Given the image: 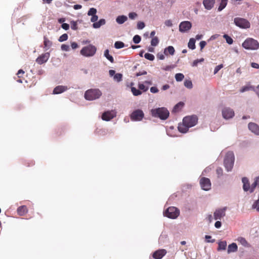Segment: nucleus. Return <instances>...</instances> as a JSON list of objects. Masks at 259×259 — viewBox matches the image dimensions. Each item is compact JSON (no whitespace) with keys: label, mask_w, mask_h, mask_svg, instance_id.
Returning a JSON list of instances; mask_svg holds the SVG:
<instances>
[{"label":"nucleus","mask_w":259,"mask_h":259,"mask_svg":"<svg viewBox=\"0 0 259 259\" xmlns=\"http://www.w3.org/2000/svg\"><path fill=\"white\" fill-rule=\"evenodd\" d=\"M151 114L153 117L165 120L169 116V112L166 108L160 107L151 109Z\"/></svg>","instance_id":"1"},{"label":"nucleus","mask_w":259,"mask_h":259,"mask_svg":"<svg viewBox=\"0 0 259 259\" xmlns=\"http://www.w3.org/2000/svg\"><path fill=\"white\" fill-rule=\"evenodd\" d=\"M235 161V156L233 152H228L225 157L224 164L227 171L232 170Z\"/></svg>","instance_id":"2"},{"label":"nucleus","mask_w":259,"mask_h":259,"mask_svg":"<svg viewBox=\"0 0 259 259\" xmlns=\"http://www.w3.org/2000/svg\"><path fill=\"white\" fill-rule=\"evenodd\" d=\"M242 46L246 50H256L259 48V42L253 38H247L242 43Z\"/></svg>","instance_id":"3"},{"label":"nucleus","mask_w":259,"mask_h":259,"mask_svg":"<svg viewBox=\"0 0 259 259\" xmlns=\"http://www.w3.org/2000/svg\"><path fill=\"white\" fill-rule=\"evenodd\" d=\"M97 51L96 47L93 45L83 47L80 51L81 55L85 57H91L95 55Z\"/></svg>","instance_id":"4"},{"label":"nucleus","mask_w":259,"mask_h":259,"mask_svg":"<svg viewBox=\"0 0 259 259\" xmlns=\"http://www.w3.org/2000/svg\"><path fill=\"white\" fill-rule=\"evenodd\" d=\"M102 95L101 92L99 89H90L84 93V98L86 100L93 101L98 99Z\"/></svg>","instance_id":"5"},{"label":"nucleus","mask_w":259,"mask_h":259,"mask_svg":"<svg viewBox=\"0 0 259 259\" xmlns=\"http://www.w3.org/2000/svg\"><path fill=\"white\" fill-rule=\"evenodd\" d=\"M180 214L179 210L174 206L169 207L164 212V215L172 219H175L178 218Z\"/></svg>","instance_id":"6"},{"label":"nucleus","mask_w":259,"mask_h":259,"mask_svg":"<svg viewBox=\"0 0 259 259\" xmlns=\"http://www.w3.org/2000/svg\"><path fill=\"white\" fill-rule=\"evenodd\" d=\"M234 22L237 26L242 29L249 28L250 26L249 22L247 20L242 18H235Z\"/></svg>","instance_id":"7"},{"label":"nucleus","mask_w":259,"mask_h":259,"mask_svg":"<svg viewBox=\"0 0 259 259\" xmlns=\"http://www.w3.org/2000/svg\"><path fill=\"white\" fill-rule=\"evenodd\" d=\"M183 123H185L187 127L190 128L195 126L198 121V118L196 115L188 116L183 118Z\"/></svg>","instance_id":"8"},{"label":"nucleus","mask_w":259,"mask_h":259,"mask_svg":"<svg viewBox=\"0 0 259 259\" xmlns=\"http://www.w3.org/2000/svg\"><path fill=\"white\" fill-rule=\"evenodd\" d=\"M222 114L225 119L228 120L233 118L235 115V112L231 108L225 107L222 110Z\"/></svg>","instance_id":"9"},{"label":"nucleus","mask_w":259,"mask_h":259,"mask_svg":"<svg viewBox=\"0 0 259 259\" xmlns=\"http://www.w3.org/2000/svg\"><path fill=\"white\" fill-rule=\"evenodd\" d=\"M130 116L133 121H141L144 116V113L142 110L137 109L132 113Z\"/></svg>","instance_id":"10"},{"label":"nucleus","mask_w":259,"mask_h":259,"mask_svg":"<svg viewBox=\"0 0 259 259\" xmlns=\"http://www.w3.org/2000/svg\"><path fill=\"white\" fill-rule=\"evenodd\" d=\"M192 27V23L188 21H184L179 24V31L182 33L187 32Z\"/></svg>","instance_id":"11"},{"label":"nucleus","mask_w":259,"mask_h":259,"mask_svg":"<svg viewBox=\"0 0 259 259\" xmlns=\"http://www.w3.org/2000/svg\"><path fill=\"white\" fill-rule=\"evenodd\" d=\"M116 116V112L114 110L104 112L102 115V119L105 121H110Z\"/></svg>","instance_id":"12"},{"label":"nucleus","mask_w":259,"mask_h":259,"mask_svg":"<svg viewBox=\"0 0 259 259\" xmlns=\"http://www.w3.org/2000/svg\"><path fill=\"white\" fill-rule=\"evenodd\" d=\"M226 207L216 209L213 213L214 219L215 220H221L226 215Z\"/></svg>","instance_id":"13"},{"label":"nucleus","mask_w":259,"mask_h":259,"mask_svg":"<svg viewBox=\"0 0 259 259\" xmlns=\"http://www.w3.org/2000/svg\"><path fill=\"white\" fill-rule=\"evenodd\" d=\"M200 184L201 188L205 191H208L211 188L210 181L208 178H202L200 180Z\"/></svg>","instance_id":"14"},{"label":"nucleus","mask_w":259,"mask_h":259,"mask_svg":"<svg viewBox=\"0 0 259 259\" xmlns=\"http://www.w3.org/2000/svg\"><path fill=\"white\" fill-rule=\"evenodd\" d=\"M248 130L256 136H259V125L256 123L250 122L248 124Z\"/></svg>","instance_id":"15"},{"label":"nucleus","mask_w":259,"mask_h":259,"mask_svg":"<svg viewBox=\"0 0 259 259\" xmlns=\"http://www.w3.org/2000/svg\"><path fill=\"white\" fill-rule=\"evenodd\" d=\"M50 56V54L49 52L42 54L36 59V62L39 64H42L48 60Z\"/></svg>","instance_id":"16"},{"label":"nucleus","mask_w":259,"mask_h":259,"mask_svg":"<svg viewBox=\"0 0 259 259\" xmlns=\"http://www.w3.org/2000/svg\"><path fill=\"white\" fill-rule=\"evenodd\" d=\"M241 181L243 183L242 188L243 191L246 192L248 191L250 192V185L248 178L246 177H243Z\"/></svg>","instance_id":"17"},{"label":"nucleus","mask_w":259,"mask_h":259,"mask_svg":"<svg viewBox=\"0 0 259 259\" xmlns=\"http://www.w3.org/2000/svg\"><path fill=\"white\" fill-rule=\"evenodd\" d=\"M215 0H203V4L205 9L211 10L214 6Z\"/></svg>","instance_id":"18"},{"label":"nucleus","mask_w":259,"mask_h":259,"mask_svg":"<svg viewBox=\"0 0 259 259\" xmlns=\"http://www.w3.org/2000/svg\"><path fill=\"white\" fill-rule=\"evenodd\" d=\"M166 253L165 249H160L153 253V257L155 259H161Z\"/></svg>","instance_id":"19"},{"label":"nucleus","mask_w":259,"mask_h":259,"mask_svg":"<svg viewBox=\"0 0 259 259\" xmlns=\"http://www.w3.org/2000/svg\"><path fill=\"white\" fill-rule=\"evenodd\" d=\"M68 90V87L64 85H58L54 88L53 94H59L62 93Z\"/></svg>","instance_id":"20"},{"label":"nucleus","mask_w":259,"mask_h":259,"mask_svg":"<svg viewBox=\"0 0 259 259\" xmlns=\"http://www.w3.org/2000/svg\"><path fill=\"white\" fill-rule=\"evenodd\" d=\"M238 250V246L236 243H232L228 245L227 252L230 254L232 252H236Z\"/></svg>","instance_id":"21"},{"label":"nucleus","mask_w":259,"mask_h":259,"mask_svg":"<svg viewBox=\"0 0 259 259\" xmlns=\"http://www.w3.org/2000/svg\"><path fill=\"white\" fill-rule=\"evenodd\" d=\"M175 50L172 46H168L164 50V54L166 56L168 55H174L175 54Z\"/></svg>","instance_id":"22"},{"label":"nucleus","mask_w":259,"mask_h":259,"mask_svg":"<svg viewBox=\"0 0 259 259\" xmlns=\"http://www.w3.org/2000/svg\"><path fill=\"white\" fill-rule=\"evenodd\" d=\"M237 241L244 247H250L251 245L247 241L245 238L240 237L237 239Z\"/></svg>","instance_id":"23"},{"label":"nucleus","mask_w":259,"mask_h":259,"mask_svg":"<svg viewBox=\"0 0 259 259\" xmlns=\"http://www.w3.org/2000/svg\"><path fill=\"white\" fill-rule=\"evenodd\" d=\"M178 128L180 133L184 134L186 133L189 128V127H187V125L183 122L182 124H179Z\"/></svg>","instance_id":"24"},{"label":"nucleus","mask_w":259,"mask_h":259,"mask_svg":"<svg viewBox=\"0 0 259 259\" xmlns=\"http://www.w3.org/2000/svg\"><path fill=\"white\" fill-rule=\"evenodd\" d=\"M127 20V17L125 15H120L116 17V22L119 24H122Z\"/></svg>","instance_id":"25"},{"label":"nucleus","mask_w":259,"mask_h":259,"mask_svg":"<svg viewBox=\"0 0 259 259\" xmlns=\"http://www.w3.org/2000/svg\"><path fill=\"white\" fill-rule=\"evenodd\" d=\"M106 23V20L104 19H101L98 22L94 23L93 24V27L94 28H99L101 26L105 25Z\"/></svg>","instance_id":"26"},{"label":"nucleus","mask_w":259,"mask_h":259,"mask_svg":"<svg viewBox=\"0 0 259 259\" xmlns=\"http://www.w3.org/2000/svg\"><path fill=\"white\" fill-rule=\"evenodd\" d=\"M227 245V243L226 241H219L218 243V247L217 248L218 251L226 250Z\"/></svg>","instance_id":"27"},{"label":"nucleus","mask_w":259,"mask_h":259,"mask_svg":"<svg viewBox=\"0 0 259 259\" xmlns=\"http://www.w3.org/2000/svg\"><path fill=\"white\" fill-rule=\"evenodd\" d=\"M27 211L25 205L21 206L17 208V212L20 215H24Z\"/></svg>","instance_id":"28"},{"label":"nucleus","mask_w":259,"mask_h":259,"mask_svg":"<svg viewBox=\"0 0 259 259\" xmlns=\"http://www.w3.org/2000/svg\"><path fill=\"white\" fill-rule=\"evenodd\" d=\"M44 43L45 48L46 50H47L52 46V42L51 41L49 40L47 38V37H46V36H44Z\"/></svg>","instance_id":"29"},{"label":"nucleus","mask_w":259,"mask_h":259,"mask_svg":"<svg viewBox=\"0 0 259 259\" xmlns=\"http://www.w3.org/2000/svg\"><path fill=\"white\" fill-rule=\"evenodd\" d=\"M104 56L111 63L114 62L113 57L109 54V51L108 49L105 50L104 52Z\"/></svg>","instance_id":"30"},{"label":"nucleus","mask_w":259,"mask_h":259,"mask_svg":"<svg viewBox=\"0 0 259 259\" xmlns=\"http://www.w3.org/2000/svg\"><path fill=\"white\" fill-rule=\"evenodd\" d=\"M188 47L189 49L191 50H194L196 48L195 39L193 38H190L188 44Z\"/></svg>","instance_id":"31"},{"label":"nucleus","mask_w":259,"mask_h":259,"mask_svg":"<svg viewBox=\"0 0 259 259\" xmlns=\"http://www.w3.org/2000/svg\"><path fill=\"white\" fill-rule=\"evenodd\" d=\"M184 105V103L182 102H179L177 104H176L172 110V112H179L183 107Z\"/></svg>","instance_id":"32"},{"label":"nucleus","mask_w":259,"mask_h":259,"mask_svg":"<svg viewBox=\"0 0 259 259\" xmlns=\"http://www.w3.org/2000/svg\"><path fill=\"white\" fill-rule=\"evenodd\" d=\"M131 92L135 96L141 95L142 93V91H141L139 89H137L135 87L131 88Z\"/></svg>","instance_id":"33"},{"label":"nucleus","mask_w":259,"mask_h":259,"mask_svg":"<svg viewBox=\"0 0 259 259\" xmlns=\"http://www.w3.org/2000/svg\"><path fill=\"white\" fill-rule=\"evenodd\" d=\"M122 74L119 73H116L113 76V79L116 82H120L122 80Z\"/></svg>","instance_id":"34"},{"label":"nucleus","mask_w":259,"mask_h":259,"mask_svg":"<svg viewBox=\"0 0 259 259\" xmlns=\"http://www.w3.org/2000/svg\"><path fill=\"white\" fill-rule=\"evenodd\" d=\"M184 78V75L181 73H178L175 75L176 80L178 82L181 81Z\"/></svg>","instance_id":"35"},{"label":"nucleus","mask_w":259,"mask_h":259,"mask_svg":"<svg viewBox=\"0 0 259 259\" xmlns=\"http://www.w3.org/2000/svg\"><path fill=\"white\" fill-rule=\"evenodd\" d=\"M124 47V44L120 41H116L114 44V47L117 49L123 48Z\"/></svg>","instance_id":"36"},{"label":"nucleus","mask_w":259,"mask_h":259,"mask_svg":"<svg viewBox=\"0 0 259 259\" xmlns=\"http://www.w3.org/2000/svg\"><path fill=\"white\" fill-rule=\"evenodd\" d=\"M184 84L185 87L189 89H191L193 88V84L190 80H186Z\"/></svg>","instance_id":"37"},{"label":"nucleus","mask_w":259,"mask_h":259,"mask_svg":"<svg viewBox=\"0 0 259 259\" xmlns=\"http://www.w3.org/2000/svg\"><path fill=\"white\" fill-rule=\"evenodd\" d=\"M159 43V39L157 36L152 38L151 41V45L153 47H155L158 45Z\"/></svg>","instance_id":"38"},{"label":"nucleus","mask_w":259,"mask_h":259,"mask_svg":"<svg viewBox=\"0 0 259 259\" xmlns=\"http://www.w3.org/2000/svg\"><path fill=\"white\" fill-rule=\"evenodd\" d=\"M138 88L141 91H143L144 92L148 91L149 89L148 87H146L144 83H139Z\"/></svg>","instance_id":"39"},{"label":"nucleus","mask_w":259,"mask_h":259,"mask_svg":"<svg viewBox=\"0 0 259 259\" xmlns=\"http://www.w3.org/2000/svg\"><path fill=\"white\" fill-rule=\"evenodd\" d=\"M223 37L226 39V42L229 44V45H231L233 44V39L230 37L227 34H224L223 35Z\"/></svg>","instance_id":"40"},{"label":"nucleus","mask_w":259,"mask_h":259,"mask_svg":"<svg viewBox=\"0 0 259 259\" xmlns=\"http://www.w3.org/2000/svg\"><path fill=\"white\" fill-rule=\"evenodd\" d=\"M144 57L150 61H153L155 59V57L153 55L149 53H146L144 55Z\"/></svg>","instance_id":"41"},{"label":"nucleus","mask_w":259,"mask_h":259,"mask_svg":"<svg viewBox=\"0 0 259 259\" xmlns=\"http://www.w3.org/2000/svg\"><path fill=\"white\" fill-rule=\"evenodd\" d=\"M141 40V37L139 35H136L133 37V41L135 44H139Z\"/></svg>","instance_id":"42"},{"label":"nucleus","mask_w":259,"mask_h":259,"mask_svg":"<svg viewBox=\"0 0 259 259\" xmlns=\"http://www.w3.org/2000/svg\"><path fill=\"white\" fill-rule=\"evenodd\" d=\"M68 35L66 33H64L60 36L58 39V41L60 42H63L66 40L68 39Z\"/></svg>","instance_id":"43"},{"label":"nucleus","mask_w":259,"mask_h":259,"mask_svg":"<svg viewBox=\"0 0 259 259\" xmlns=\"http://www.w3.org/2000/svg\"><path fill=\"white\" fill-rule=\"evenodd\" d=\"M177 66L176 65H167L162 68V70L164 71H170L171 69L175 68Z\"/></svg>","instance_id":"44"},{"label":"nucleus","mask_w":259,"mask_h":259,"mask_svg":"<svg viewBox=\"0 0 259 259\" xmlns=\"http://www.w3.org/2000/svg\"><path fill=\"white\" fill-rule=\"evenodd\" d=\"M97 13V10L94 8H90L88 12V15L89 16H93L96 15Z\"/></svg>","instance_id":"45"},{"label":"nucleus","mask_w":259,"mask_h":259,"mask_svg":"<svg viewBox=\"0 0 259 259\" xmlns=\"http://www.w3.org/2000/svg\"><path fill=\"white\" fill-rule=\"evenodd\" d=\"M253 89V87L251 86H244L240 90L241 93H243L248 91H249Z\"/></svg>","instance_id":"46"},{"label":"nucleus","mask_w":259,"mask_h":259,"mask_svg":"<svg viewBox=\"0 0 259 259\" xmlns=\"http://www.w3.org/2000/svg\"><path fill=\"white\" fill-rule=\"evenodd\" d=\"M257 187V185L254 180V182L251 184L250 187V193H251L254 192L255 188Z\"/></svg>","instance_id":"47"},{"label":"nucleus","mask_w":259,"mask_h":259,"mask_svg":"<svg viewBox=\"0 0 259 259\" xmlns=\"http://www.w3.org/2000/svg\"><path fill=\"white\" fill-rule=\"evenodd\" d=\"M138 17V15L135 12H131L128 14V17L132 20L135 19Z\"/></svg>","instance_id":"48"},{"label":"nucleus","mask_w":259,"mask_h":259,"mask_svg":"<svg viewBox=\"0 0 259 259\" xmlns=\"http://www.w3.org/2000/svg\"><path fill=\"white\" fill-rule=\"evenodd\" d=\"M145 26V23L143 22L139 21L137 23V28L138 29H143Z\"/></svg>","instance_id":"49"},{"label":"nucleus","mask_w":259,"mask_h":259,"mask_svg":"<svg viewBox=\"0 0 259 259\" xmlns=\"http://www.w3.org/2000/svg\"><path fill=\"white\" fill-rule=\"evenodd\" d=\"M203 61H204L203 58L195 60L193 61L192 66H197L199 63H201V62H203Z\"/></svg>","instance_id":"50"},{"label":"nucleus","mask_w":259,"mask_h":259,"mask_svg":"<svg viewBox=\"0 0 259 259\" xmlns=\"http://www.w3.org/2000/svg\"><path fill=\"white\" fill-rule=\"evenodd\" d=\"M61 48L64 51H69L70 50L69 46L68 45L63 44L61 45Z\"/></svg>","instance_id":"51"},{"label":"nucleus","mask_w":259,"mask_h":259,"mask_svg":"<svg viewBox=\"0 0 259 259\" xmlns=\"http://www.w3.org/2000/svg\"><path fill=\"white\" fill-rule=\"evenodd\" d=\"M205 238L206 242L208 243H213L215 241L214 239H210L211 238V236L209 235H205Z\"/></svg>","instance_id":"52"},{"label":"nucleus","mask_w":259,"mask_h":259,"mask_svg":"<svg viewBox=\"0 0 259 259\" xmlns=\"http://www.w3.org/2000/svg\"><path fill=\"white\" fill-rule=\"evenodd\" d=\"M216 172L219 177H220L223 175V170L221 167L217 168Z\"/></svg>","instance_id":"53"},{"label":"nucleus","mask_w":259,"mask_h":259,"mask_svg":"<svg viewBox=\"0 0 259 259\" xmlns=\"http://www.w3.org/2000/svg\"><path fill=\"white\" fill-rule=\"evenodd\" d=\"M223 67V64H220L217 66L214 69V74H215L218 71Z\"/></svg>","instance_id":"54"},{"label":"nucleus","mask_w":259,"mask_h":259,"mask_svg":"<svg viewBox=\"0 0 259 259\" xmlns=\"http://www.w3.org/2000/svg\"><path fill=\"white\" fill-rule=\"evenodd\" d=\"M71 28L73 30H77V23L75 21H72L71 22Z\"/></svg>","instance_id":"55"},{"label":"nucleus","mask_w":259,"mask_h":259,"mask_svg":"<svg viewBox=\"0 0 259 259\" xmlns=\"http://www.w3.org/2000/svg\"><path fill=\"white\" fill-rule=\"evenodd\" d=\"M92 16V17L91 18V21L92 22H94V23L96 22V21L98 20V16L96 15H96Z\"/></svg>","instance_id":"56"},{"label":"nucleus","mask_w":259,"mask_h":259,"mask_svg":"<svg viewBox=\"0 0 259 259\" xmlns=\"http://www.w3.org/2000/svg\"><path fill=\"white\" fill-rule=\"evenodd\" d=\"M206 42L205 41H204V40L201 41L199 43L200 50H202L204 48V47L206 46Z\"/></svg>","instance_id":"57"},{"label":"nucleus","mask_w":259,"mask_h":259,"mask_svg":"<svg viewBox=\"0 0 259 259\" xmlns=\"http://www.w3.org/2000/svg\"><path fill=\"white\" fill-rule=\"evenodd\" d=\"M61 27L65 30H67L69 28V25L67 23H63Z\"/></svg>","instance_id":"58"},{"label":"nucleus","mask_w":259,"mask_h":259,"mask_svg":"<svg viewBox=\"0 0 259 259\" xmlns=\"http://www.w3.org/2000/svg\"><path fill=\"white\" fill-rule=\"evenodd\" d=\"M157 58L161 60H163L165 59L164 55L162 53H158L157 55Z\"/></svg>","instance_id":"59"},{"label":"nucleus","mask_w":259,"mask_h":259,"mask_svg":"<svg viewBox=\"0 0 259 259\" xmlns=\"http://www.w3.org/2000/svg\"><path fill=\"white\" fill-rule=\"evenodd\" d=\"M150 92L152 93H157L158 92V89L155 87H152L150 88Z\"/></svg>","instance_id":"60"},{"label":"nucleus","mask_w":259,"mask_h":259,"mask_svg":"<svg viewBox=\"0 0 259 259\" xmlns=\"http://www.w3.org/2000/svg\"><path fill=\"white\" fill-rule=\"evenodd\" d=\"M164 24L166 26H168V27H171L172 26V22L171 20H166L164 22Z\"/></svg>","instance_id":"61"},{"label":"nucleus","mask_w":259,"mask_h":259,"mask_svg":"<svg viewBox=\"0 0 259 259\" xmlns=\"http://www.w3.org/2000/svg\"><path fill=\"white\" fill-rule=\"evenodd\" d=\"M221 226L222 223L219 221H217L214 224V226L217 229L221 228Z\"/></svg>","instance_id":"62"},{"label":"nucleus","mask_w":259,"mask_h":259,"mask_svg":"<svg viewBox=\"0 0 259 259\" xmlns=\"http://www.w3.org/2000/svg\"><path fill=\"white\" fill-rule=\"evenodd\" d=\"M147 73V71L143 70L142 71H139V72H137L136 75L137 76H139L143 75H146Z\"/></svg>","instance_id":"63"},{"label":"nucleus","mask_w":259,"mask_h":259,"mask_svg":"<svg viewBox=\"0 0 259 259\" xmlns=\"http://www.w3.org/2000/svg\"><path fill=\"white\" fill-rule=\"evenodd\" d=\"M71 46L72 49H76L78 48V44L75 42H72L71 43Z\"/></svg>","instance_id":"64"}]
</instances>
